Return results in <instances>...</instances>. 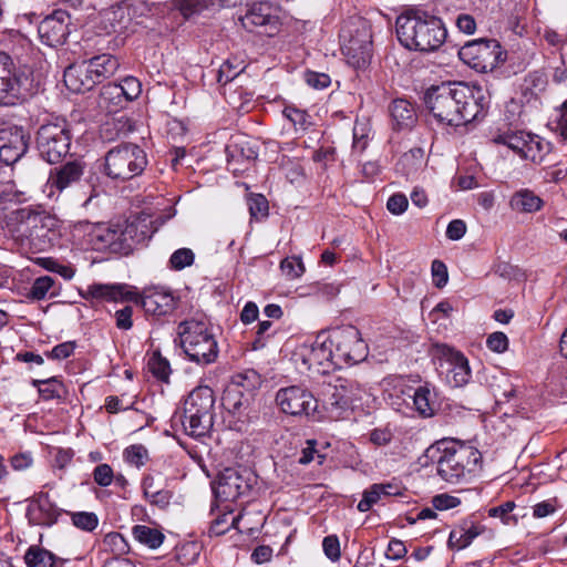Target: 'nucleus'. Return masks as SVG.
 I'll list each match as a JSON object with an SVG mask.
<instances>
[{"mask_svg": "<svg viewBox=\"0 0 567 567\" xmlns=\"http://www.w3.org/2000/svg\"><path fill=\"white\" fill-rule=\"evenodd\" d=\"M425 105L433 117L442 124L460 126L484 117L489 99L478 85L463 82H443L425 93Z\"/></svg>", "mask_w": 567, "mask_h": 567, "instance_id": "f257e3e1", "label": "nucleus"}, {"mask_svg": "<svg viewBox=\"0 0 567 567\" xmlns=\"http://www.w3.org/2000/svg\"><path fill=\"white\" fill-rule=\"evenodd\" d=\"M425 457L436 466V474L446 483L460 484L483 467V455L473 444L456 439H443L425 451Z\"/></svg>", "mask_w": 567, "mask_h": 567, "instance_id": "f03ea898", "label": "nucleus"}, {"mask_svg": "<svg viewBox=\"0 0 567 567\" xmlns=\"http://www.w3.org/2000/svg\"><path fill=\"white\" fill-rule=\"evenodd\" d=\"M7 227L18 245L33 254L51 249L60 237V220L41 208L11 212Z\"/></svg>", "mask_w": 567, "mask_h": 567, "instance_id": "7ed1b4c3", "label": "nucleus"}, {"mask_svg": "<svg viewBox=\"0 0 567 567\" xmlns=\"http://www.w3.org/2000/svg\"><path fill=\"white\" fill-rule=\"evenodd\" d=\"M80 296L85 300L141 303L145 313L156 319L172 316L179 301V298L173 291L163 287L146 289L141 296L126 284H92L85 290H80Z\"/></svg>", "mask_w": 567, "mask_h": 567, "instance_id": "20e7f679", "label": "nucleus"}, {"mask_svg": "<svg viewBox=\"0 0 567 567\" xmlns=\"http://www.w3.org/2000/svg\"><path fill=\"white\" fill-rule=\"evenodd\" d=\"M72 234L84 249L110 250L123 255L130 254L134 246L144 239L143 234H138L137 225L134 223L109 225L104 223L91 224L84 220L73 226Z\"/></svg>", "mask_w": 567, "mask_h": 567, "instance_id": "39448f33", "label": "nucleus"}, {"mask_svg": "<svg viewBox=\"0 0 567 567\" xmlns=\"http://www.w3.org/2000/svg\"><path fill=\"white\" fill-rule=\"evenodd\" d=\"M395 27L398 40L409 50L435 51L444 43L447 35L440 18L421 11L400 14Z\"/></svg>", "mask_w": 567, "mask_h": 567, "instance_id": "423d86ee", "label": "nucleus"}, {"mask_svg": "<svg viewBox=\"0 0 567 567\" xmlns=\"http://www.w3.org/2000/svg\"><path fill=\"white\" fill-rule=\"evenodd\" d=\"M214 391L207 385L195 388L184 400L183 408L171 419L172 427H182L192 437H202L213 425Z\"/></svg>", "mask_w": 567, "mask_h": 567, "instance_id": "0eeeda50", "label": "nucleus"}, {"mask_svg": "<svg viewBox=\"0 0 567 567\" xmlns=\"http://www.w3.org/2000/svg\"><path fill=\"white\" fill-rule=\"evenodd\" d=\"M178 336L181 346L189 361L200 365L216 361L218 343L206 318H192L181 322Z\"/></svg>", "mask_w": 567, "mask_h": 567, "instance_id": "6e6552de", "label": "nucleus"}, {"mask_svg": "<svg viewBox=\"0 0 567 567\" xmlns=\"http://www.w3.org/2000/svg\"><path fill=\"white\" fill-rule=\"evenodd\" d=\"M33 73L27 65H17L11 55L0 51V106H17L34 94Z\"/></svg>", "mask_w": 567, "mask_h": 567, "instance_id": "1a4fd4ad", "label": "nucleus"}, {"mask_svg": "<svg viewBox=\"0 0 567 567\" xmlns=\"http://www.w3.org/2000/svg\"><path fill=\"white\" fill-rule=\"evenodd\" d=\"M118 68L120 61L115 55L101 53L84 61L81 65L66 68L63 81L70 91L83 93L113 76Z\"/></svg>", "mask_w": 567, "mask_h": 567, "instance_id": "9d476101", "label": "nucleus"}, {"mask_svg": "<svg viewBox=\"0 0 567 567\" xmlns=\"http://www.w3.org/2000/svg\"><path fill=\"white\" fill-rule=\"evenodd\" d=\"M71 142V125L61 116L50 115L37 131L38 152L49 164L61 163L70 152Z\"/></svg>", "mask_w": 567, "mask_h": 567, "instance_id": "9b49d317", "label": "nucleus"}, {"mask_svg": "<svg viewBox=\"0 0 567 567\" xmlns=\"http://www.w3.org/2000/svg\"><path fill=\"white\" fill-rule=\"evenodd\" d=\"M147 163L146 153L141 146L124 143L106 152L103 173L113 181L126 182L140 176Z\"/></svg>", "mask_w": 567, "mask_h": 567, "instance_id": "f8f14e48", "label": "nucleus"}, {"mask_svg": "<svg viewBox=\"0 0 567 567\" xmlns=\"http://www.w3.org/2000/svg\"><path fill=\"white\" fill-rule=\"evenodd\" d=\"M341 51L354 69H364L372 58V34L361 18L346 21L339 33Z\"/></svg>", "mask_w": 567, "mask_h": 567, "instance_id": "ddd939ff", "label": "nucleus"}, {"mask_svg": "<svg viewBox=\"0 0 567 567\" xmlns=\"http://www.w3.org/2000/svg\"><path fill=\"white\" fill-rule=\"evenodd\" d=\"M328 334L339 369L344 364L353 365L362 362L368 357V344L357 327L352 324L338 327L331 329Z\"/></svg>", "mask_w": 567, "mask_h": 567, "instance_id": "4468645a", "label": "nucleus"}, {"mask_svg": "<svg viewBox=\"0 0 567 567\" xmlns=\"http://www.w3.org/2000/svg\"><path fill=\"white\" fill-rule=\"evenodd\" d=\"M460 59L473 70L492 72L505 61V52L495 39H477L465 43L458 51Z\"/></svg>", "mask_w": 567, "mask_h": 567, "instance_id": "2eb2a0df", "label": "nucleus"}, {"mask_svg": "<svg viewBox=\"0 0 567 567\" xmlns=\"http://www.w3.org/2000/svg\"><path fill=\"white\" fill-rule=\"evenodd\" d=\"M297 360H300L307 370L318 374H327L334 369H339L334 361L333 349L328 332L321 331L315 341L309 346H302L295 353Z\"/></svg>", "mask_w": 567, "mask_h": 567, "instance_id": "dca6fc26", "label": "nucleus"}, {"mask_svg": "<svg viewBox=\"0 0 567 567\" xmlns=\"http://www.w3.org/2000/svg\"><path fill=\"white\" fill-rule=\"evenodd\" d=\"M256 476L244 467H226L218 474L213 487L214 494L223 502H235L246 495L254 484Z\"/></svg>", "mask_w": 567, "mask_h": 567, "instance_id": "f3484780", "label": "nucleus"}, {"mask_svg": "<svg viewBox=\"0 0 567 567\" xmlns=\"http://www.w3.org/2000/svg\"><path fill=\"white\" fill-rule=\"evenodd\" d=\"M363 389L359 382L348 378H337L328 384L324 394L326 409L336 417H340L355 402L361 401Z\"/></svg>", "mask_w": 567, "mask_h": 567, "instance_id": "a211bd4d", "label": "nucleus"}, {"mask_svg": "<svg viewBox=\"0 0 567 567\" xmlns=\"http://www.w3.org/2000/svg\"><path fill=\"white\" fill-rule=\"evenodd\" d=\"M436 352L439 367L445 373L447 382L453 386L467 384L472 373L465 355L447 346H439Z\"/></svg>", "mask_w": 567, "mask_h": 567, "instance_id": "6ab92c4d", "label": "nucleus"}, {"mask_svg": "<svg viewBox=\"0 0 567 567\" xmlns=\"http://www.w3.org/2000/svg\"><path fill=\"white\" fill-rule=\"evenodd\" d=\"M276 403L284 413L293 416H308L316 412L318 406L312 393L297 385L279 389L276 393Z\"/></svg>", "mask_w": 567, "mask_h": 567, "instance_id": "aec40b11", "label": "nucleus"}, {"mask_svg": "<svg viewBox=\"0 0 567 567\" xmlns=\"http://www.w3.org/2000/svg\"><path fill=\"white\" fill-rule=\"evenodd\" d=\"M243 27L248 32H256L260 35L274 37L280 30V20L274 13L269 2H256L240 17Z\"/></svg>", "mask_w": 567, "mask_h": 567, "instance_id": "412c9836", "label": "nucleus"}, {"mask_svg": "<svg viewBox=\"0 0 567 567\" xmlns=\"http://www.w3.org/2000/svg\"><path fill=\"white\" fill-rule=\"evenodd\" d=\"M86 163L81 158H74L54 167L50 171L47 186L49 197L56 193L60 195L63 190L78 184L85 172Z\"/></svg>", "mask_w": 567, "mask_h": 567, "instance_id": "4be33fe9", "label": "nucleus"}, {"mask_svg": "<svg viewBox=\"0 0 567 567\" xmlns=\"http://www.w3.org/2000/svg\"><path fill=\"white\" fill-rule=\"evenodd\" d=\"M71 17L64 10H54L47 16L38 25V33L41 42L49 47H58L65 42L70 30Z\"/></svg>", "mask_w": 567, "mask_h": 567, "instance_id": "5701e85b", "label": "nucleus"}, {"mask_svg": "<svg viewBox=\"0 0 567 567\" xmlns=\"http://www.w3.org/2000/svg\"><path fill=\"white\" fill-rule=\"evenodd\" d=\"M29 136L22 127L12 126L0 130V159L12 165L28 151Z\"/></svg>", "mask_w": 567, "mask_h": 567, "instance_id": "b1692460", "label": "nucleus"}, {"mask_svg": "<svg viewBox=\"0 0 567 567\" xmlns=\"http://www.w3.org/2000/svg\"><path fill=\"white\" fill-rule=\"evenodd\" d=\"M61 513L49 494L41 492L30 499L25 515L31 525L51 527L58 522Z\"/></svg>", "mask_w": 567, "mask_h": 567, "instance_id": "393cba45", "label": "nucleus"}, {"mask_svg": "<svg viewBox=\"0 0 567 567\" xmlns=\"http://www.w3.org/2000/svg\"><path fill=\"white\" fill-rule=\"evenodd\" d=\"M141 487L145 501L151 506L162 511L169 506L174 493L168 488L166 480L162 475H145L142 480Z\"/></svg>", "mask_w": 567, "mask_h": 567, "instance_id": "a878e982", "label": "nucleus"}, {"mask_svg": "<svg viewBox=\"0 0 567 567\" xmlns=\"http://www.w3.org/2000/svg\"><path fill=\"white\" fill-rule=\"evenodd\" d=\"M101 28L107 34L135 31V29L131 27V18L128 17L126 2L124 0L102 13Z\"/></svg>", "mask_w": 567, "mask_h": 567, "instance_id": "bb28decb", "label": "nucleus"}, {"mask_svg": "<svg viewBox=\"0 0 567 567\" xmlns=\"http://www.w3.org/2000/svg\"><path fill=\"white\" fill-rule=\"evenodd\" d=\"M485 530V526L465 519L450 532L447 546L451 549L462 550Z\"/></svg>", "mask_w": 567, "mask_h": 567, "instance_id": "cd10ccee", "label": "nucleus"}, {"mask_svg": "<svg viewBox=\"0 0 567 567\" xmlns=\"http://www.w3.org/2000/svg\"><path fill=\"white\" fill-rule=\"evenodd\" d=\"M60 293V287L51 276H40L33 280L30 288L24 293V297L32 301L38 302L45 299H52Z\"/></svg>", "mask_w": 567, "mask_h": 567, "instance_id": "c85d7f7f", "label": "nucleus"}, {"mask_svg": "<svg viewBox=\"0 0 567 567\" xmlns=\"http://www.w3.org/2000/svg\"><path fill=\"white\" fill-rule=\"evenodd\" d=\"M228 165L234 163H251L258 157V152L245 137L233 140L226 146Z\"/></svg>", "mask_w": 567, "mask_h": 567, "instance_id": "c756f323", "label": "nucleus"}, {"mask_svg": "<svg viewBox=\"0 0 567 567\" xmlns=\"http://www.w3.org/2000/svg\"><path fill=\"white\" fill-rule=\"evenodd\" d=\"M543 206L544 200L528 188L515 192L509 199V207L518 213L533 214L539 212Z\"/></svg>", "mask_w": 567, "mask_h": 567, "instance_id": "7c9ffc66", "label": "nucleus"}, {"mask_svg": "<svg viewBox=\"0 0 567 567\" xmlns=\"http://www.w3.org/2000/svg\"><path fill=\"white\" fill-rule=\"evenodd\" d=\"M65 561L50 550L34 545L30 546L24 554L27 567H63Z\"/></svg>", "mask_w": 567, "mask_h": 567, "instance_id": "2f4dec72", "label": "nucleus"}, {"mask_svg": "<svg viewBox=\"0 0 567 567\" xmlns=\"http://www.w3.org/2000/svg\"><path fill=\"white\" fill-rule=\"evenodd\" d=\"M390 114L398 130L410 128L416 121L413 105L404 99H396L392 102Z\"/></svg>", "mask_w": 567, "mask_h": 567, "instance_id": "473e14b6", "label": "nucleus"}, {"mask_svg": "<svg viewBox=\"0 0 567 567\" xmlns=\"http://www.w3.org/2000/svg\"><path fill=\"white\" fill-rule=\"evenodd\" d=\"M127 104L117 83H107L102 86L99 95V105L107 113H116Z\"/></svg>", "mask_w": 567, "mask_h": 567, "instance_id": "72a5a7b5", "label": "nucleus"}, {"mask_svg": "<svg viewBox=\"0 0 567 567\" xmlns=\"http://www.w3.org/2000/svg\"><path fill=\"white\" fill-rule=\"evenodd\" d=\"M31 384L38 389L40 398L44 401L61 400L66 394L65 386L58 377L44 380L33 379Z\"/></svg>", "mask_w": 567, "mask_h": 567, "instance_id": "f704fd0d", "label": "nucleus"}, {"mask_svg": "<svg viewBox=\"0 0 567 567\" xmlns=\"http://www.w3.org/2000/svg\"><path fill=\"white\" fill-rule=\"evenodd\" d=\"M408 396L413 400L415 411L423 417H430L434 414V401L433 394L427 384L421 385L413 391L408 393Z\"/></svg>", "mask_w": 567, "mask_h": 567, "instance_id": "c9c22d12", "label": "nucleus"}, {"mask_svg": "<svg viewBox=\"0 0 567 567\" xmlns=\"http://www.w3.org/2000/svg\"><path fill=\"white\" fill-rule=\"evenodd\" d=\"M131 18V27L145 25L153 17V7L144 0H124Z\"/></svg>", "mask_w": 567, "mask_h": 567, "instance_id": "e433bc0d", "label": "nucleus"}, {"mask_svg": "<svg viewBox=\"0 0 567 567\" xmlns=\"http://www.w3.org/2000/svg\"><path fill=\"white\" fill-rule=\"evenodd\" d=\"M132 535L138 543L152 549L158 548L165 538L161 530L146 525H135Z\"/></svg>", "mask_w": 567, "mask_h": 567, "instance_id": "4c0bfd02", "label": "nucleus"}, {"mask_svg": "<svg viewBox=\"0 0 567 567\" xmlns=\"http://www.w3.org/2000/svg\"><path fill=\"white\" fill-rule=\"evenodd\" d=\"M148 371L161 382L168 383L172 373L169 361L155 350L147 361Z\"/></svg>", "mask_w": 567, "mask_h": 567, "instance_id": "58836bf2", "label": "nucleus"}, {"mask_svg": "<svg viewBox=\"0 0 567 567\" xmlns=\"http://www.w3.org/2000/svg\"><path fill=\"white\" fill-rule=\"evenodd\" d=\"M371 133V124L368 118H357L352 130V148L358 153L365 151L369 144V135Z\"/></svg>", "mask_w": 567, "mask_h": 567, "instance_id": "ea45409f", "label": "nucleus"}, {"mask_svg": "<svg viewBox=\"0 0 567 567\" xmlns=\"http://www.w3.org/2000/svg\"><path fill=\"white\" fill-rule=\"evenodd\" d=\"M233 384L247 392L258 389L261 384V375L254 369H247L233 375Z\"/></svg>", "mask_w": 567, "mask_h": 567, "instance_id": "a19ab883", "label": "nucleus"}, {"mask_svg": "<svg viewBox=\"0 0 567 567\" xmlns=\"http://www.w3.org/2000/svg\"><path fill=\"white\" fill-rule=\"evenodd\" d=\"M243 62L234 64L230 60H226L216 72V80L221 85H234V81L240 75L244 70Z\"/></svg>", "mask_w": 567, "mask_h": 567, "instance_id": "79ce46f5", "label": "nucleus"}, {"mask_svg": "<svg viewBox=\"0 0 567 567\" xmlns=\"http://www.w3.org/2000/svg\"><path fill=\"white\" fill-rule=\"evenodd\" d=\"M326 461V454L318 450V442L316 440H307L306 446L301 449L298 463L301 465H308L316 462L318 465H322Z\"/></svg>", "mask_w": 567, "mask_h": 567, "instance_id": "37998d69", "label": "nucleus"}, {"mask_svg": "<svg viewBox=\"0 0 567 567\" xmlns=\"http://www.w3.org/2000/svg\"><path fill=\"white\" fill-rule=\"evenodd\" d=\"M528 134L529 133L524 131L504 133L498 135L496 142L508 146L520 156L522 152L524 151L525 143L528 138Z\"/></svg>", "mask_w": 567, "mask_h": 567, "instance_id": "c03bdc74", "label": "nucleus"}, {"mask_svg": "<svg viewBox=\"0 0 567 567\" xmlns=\"http://www.w3.org/2000/svg\"><path fill=\"white\" fill-rule=\"evenodd\" d=\"M231 516V512L224 513L216 517L209 527V535L220 536L227 533L230 528H238L237 524L240 519V516Z\"/></svg>", "mask_w": 567, "mask_h": 567, "instance_id": "a18cd8bd", "label": "nucleus"}, {"mask_svg": "<svg viewBox=\"0 0 567 567\" xmlns=\"http://www.w3.org/2000/svg\"><path fill=\"white\" fill-rule=\"evenodd\" d=\"M515 507L516 504L514 502L507 501L501 505L491 507L487 511V514L489 517L499 518L504 525L515 526L517 525L518 519L515 515L511 514Z\"/></svg>", "mask_w": 567, "mask_h": 567, "instance_id": "49530a36", "label": "nucleus"}, {"mask_svg": "<svg viewBox=\"0 0 567 567\" xmlns=\"http://www.w3.org/2000/svg\"><path fill=\"white\" fill-rule=\"evenodd\" d=\"M543 153L544 146L539 136L529 133L520 157L533 163H539L543 159Z\"/></svg>", "mask_w": 567, "mask_h": 567, "instance_id": "de8ad7c7", "label": "nucleus"}, {"mask_svg": "<svg viewBox=\"0 0 567 567\" xmlns=\"http://www.w3.org/2000/svg\"><path fill=\"white\" fill-rule=\"evenodd\" d=\"M72 524L84 532H93L99 525V517L93 512H66Z\"/></svg>", "mask_w": 567, "mask_h": 567, "instance_id": "09e8293b", "label": "nucleus"}, {"mask_svg": "<svg viewBox=\"0 0 567 567\" xmlns=\"http://www.w3.org/2000/svg\"><path fill=\"white\" fill-rule=\"evenodd\" d=\"M123 457L126 463L140 468L146 464L148 452L142 444H132L124 450Z\"/></svg>", "mask_w": 567, "mask_h": 567, "instance_id": "8fccbe9b", "label": "nucleus"}, {"mask_svg": "<svg viewBox=\"0 0 567 567\" xmlns=\"http://www.w3.org/2000/svg\"><path fill=\"white\" fill-rule=\"evenodd\" d=\"M214 3L215 0H176V7L185 18L199 13Z\"/></svg>", "mask_w": 567, "mask_h": 567, "instance_id": "3c124183", "label": "nucleus"}, {"mask_svg": "<svg viewBox=\"0 0 567 567\" xmlns=\"http://www.w3.org/2000/svg\"><path fill=\"white\" fill-rule=\"evenodd\" d=\"M381 487L379 484H372L369 488L364 489L362 493V498L358 503V511L361 513H365L372 508L373 505L378 504L382 499Z\"/></svg>", "mask_w": 567, "mask_h": 567, "instance_id": "603ef678", "label": "nucleus"}, {"mask_svg": "<svg viewBox=\"0 0 567 567\" xmlns=\"http://www.w3.org/2000/svg\"><path fill=\"white\" fill-rule=\"evenodd\" d=\"M117 85L127 103L136 100L142 93L141 81L132 75L125 76Z\"/></svg>", "mask_w": 567, "mask_h": 567, "instance_id": "864d4df0", "label": "nucleus"}, {"mask_svg": "<svg viewBox=\"0 0 567 567\" xmlns=\"http://www.w3.org/2000/svg\"><path fill=\"white\" fill-rule=\"evenodd\" d=\"M195 255L189 248H179L175 250L169 258V266L174 270H182L193 265Z\"/></svg>", "mask_w": 567, "mask_h": 567, "instance_id": "5fc2aeb1", "label": "nucleus"}, {"mask_svg": "<svg viewBox=\"0 0 567 567\" xmlns=\"http://www.w3.org/2000/svg\"><path fill=\"white\" fill-rule=\"evenodd\" d=\"M281 271L289 278L296 279L305 271L301 259L297 257H287L280 264Z\"/></svg>", "mask_w": 567, "mask_h": 567, "instance_id": "6e6d98bb", "label": "nucleus"}, {"mask_svg": "<svg viewBox=\"0 0 567 567\" xmlns=\"http://www.w3.org/2000/svg\"><path fill=\"white\" fill-rule=\"evenodd\" d=\"M92 475L94 482L101 487L110 486L114 478V472L112 467L106 463L99 464L93 470Z\"/></svg>", "mask_w": 567, "mask_h": 567, "instance_id": "4d7b16f0", "label": "nucleus"}, {"mask_svg": "<svg viewBox=\"0 0 567 567\" xmlns=\"http://www.w3.org/2000/svg\"><path fill=\"white\" fill-rule=\"evenodd\" d=\"M322 548L324 555L331 561H338L341 557L340 542L337 535H328L322 540Z\"/></svg>", "mask_w": 567, "mask_h": 567, "instance_id": "13d9d810", "label": "nucleus"}, {"mask_svg": "<svg viewBox=\"0 0 567 567\" xmlns=\"http://www.w3.org/2000/svg\"><path fill=\"white\" fill-rule=\"evenodd\" d=\"M248 205L251 217L259 218L268 215V200L264 195L257 194L251 196Z\"/></svg>", "mask_w": 567, "mask_h": 567, "instance_id": "bf43d9fd", "label": "nucleus"}, {"mask_svg": "<svg viewBox=\"0 0 567 567\" xmlns=\"http://www.w3.org/2000/svg\"><path fill=\"white\" fill-rule=\"evenodd\" d=\"M305 81L310 87L316 90L327 89L331 84L329 74L310 70L305 72Z\"/></svg>", "mask_w": 567, "mask_h": 567, "instance_id": "052dcab7", "label": "nucleus"}, {"mask_svg": "<svg viewBox=\"0 0 567 567\" xmlns=\"http://www.w3.org/2000/svg\"><path fill=\"white\" fill-rule=\"evenodd\" d=\"M282 114L293 124L295 127L299 126L301 128H306L309 117L306 111L289 105L284 109Z\"/></svg>", "mask_w": 567, "mask_h": 567, "instance_id": "680f3d73", "label": "nucleus"}, {"mask_svg": "<svg viewBox=\"0 0 567 567\" xmlns=\"http://www.w3.org/2000/svg\"><path fill=\"white\" fill-rule=\"evenodd\" d=\"M75 348L76 344L74 341L62 342L53 347L52 350L47 351L45 355L52 360H63L73 354Z\"/></svg>", "mask_w": 567, "mask_h": 567, "instance_id": "e2e57ef3", "label": "nucleus"}, {"mask_svg": "<svg viewBox=\"0 0 567 567\" xmlns=\"http://www.w3.org/2000/svg\"><path fill=\"white\" fill-rule=\"evenodd\" d=\"M132 316V306L126 305L123 308L116 310L114 313L116 328L124 331L130 330L133 327Z\"/></svg>", "mask_w": 567, "mask_h": 567, "instance_id": "0e129e2a", "label": "nucleus"}, {"mask_svg": "<svg viewBox=\"0 0 567 567\" xmlns=\"http://www.w3.org/2000/svg\"><path fill=\"white\" fill-rule=\"evenodd\" d=\"M272 322L262 320L257 326L256 339L252 341V349L258 350L265 347L266 341L271 337Z\"/></svg>", "mask_w": 567, "mask_h": 567, "instance_id": "69168bd1", "label": "nucleus"}, {"mask_svg": "<svg viewBox=\"0 0 567 567\" xmlns=\"http://www.w3.org/2000/svg\"><path fill=\"white\" fill-rule=\"evenodd\" d=\"M486 346L493 352L503 353L508 348V338L504 332H493L487 337Z\"/></svg>", "mask_w": 567, "mask_h": 567, "instance_id": "338daca9", "label": "nucleus"}, {"mask_svg": "<svg viewBox=\"0 0 567 567\" xmlns=\"http://www.w3.org/2000/svg\"><path fill=\"white\" fill-rule=\"evenodd\" d=\"M557 118L555 121V131L565 142L567 141V100L557 109Z\"/></svg>", "mask_w": 567, "mask_h": 567, "instance_id": "774afa93", "label": "nucleus"}]
</instances>
